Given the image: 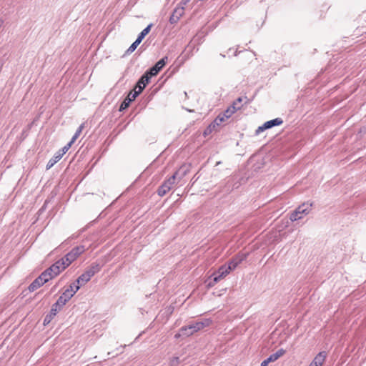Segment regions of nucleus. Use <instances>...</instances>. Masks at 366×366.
<instances>
[{
  "label": "nucleus",
  "mask_w": 366,
  "mask_h": 366,
  "mask_svg": "<svg viewBox=\"0 0 366 366\" xmlns=\"http://www.w3.org/2000/svg\"><path fill=\"white\" fill-rule=\"evenodd\" d=\"M188 172V169L182 166L170 178L166 180L158 189L157 193L159 196L163 197L165 195L175 184L177 179L180 180Z\"/></svg>",
  "instance_id": "1"
},
{
  "label": "nucleus",
  "mask_w": 366,
  "mask_h": 366,
  "mask_svg": "<svg viewBox=\"0 0 366 366\" xmlns=\"http://www.w3.org/2000/svg\"><path fill=\"white\" fill-rule=\"evenodd\" d=\"M211 320L209 319H204L195 322L191 323L187 326L182 327L179 333L175 335V337L177 338L180 336H190L194 332L199 331L210 325Z\"/></svg>",
  "instance_id": "2"
},
{
  "label": "nucleus",
  "mask_w": 366,
  "mask_h": 366,
  "mask_svg": "<svg viewBox=\"0 0 366 366\" xmlns=\"http://www.w3.org/2000/svg\"><path fill=\"white\" fill-rule=\"evenodd\" d=\"M313 203L307 202L300 205L291 214L290 219L292 222L301 219L305 215L308 214L312 210Z\"/></svg>",
  "instance_id": "3"
},
{
  "label": "nucleus",
  "mask_w": 366,
  "mask_h": 366,
  "mask_svg": "<svg viewBox=\"0 0 366 366\" xmlns=\"http://www.w3.org/2000/svg\"><path fill=\"white\" fill-rule=\"evenodd\" d=\"M99 270V264L93 263L81 275L78 277L76 280L77 284L82 285L86 283Z\"/></svg>",
  "instance_id": "4"
},
{
  "label": "nucleus",
  "mask_w": 366,
  "mask_h": 366,
  "mask_svg": "<svg viewBox=\"0 0 366 366\" xmlns=\"http://www.w3.org/2000/svg\"><path fill=\"white\" fill-rule=\"evenodd\" d=\"M229 267L227 265L221 266L219 269L212 274L213 282H209V286H214V284L218 282L220 280L226 277L230 272Z\"/></svg>",
  "instance_id": "5"
},
{
  "label": "nucleus",
  "mask_w": 366,
  "mask_h": 366,
  "mask_svg": "<svg viewBox=\"0 0 366 366\" xmlns=\"http://www.w3.org/2000/svg\"><path fill=\"white\" fill-rule=\"evenodd\" d=\"M235 112L233 109L229 107L222 114H220L215 119L214 122L209 125V129L212 127L214 128L215 125H219L221 123L224 122L227 119H228Z\"/></svg>",
  "instance_id": "6"
},
{
  "label": "nucleus",
  "mask_w": 366,
  "mask_h": 366,
  "mask_svg": "<svg viewBox=\"0 0 366 366\" xmlns=\"http://www.w3.org/2000/svg\"><path fill=\"white\" fill-rule=\"evenodd\" d=\"M168 57L164 56L158 61L154 66H153L149 71L146 73H149V76L150 77L157 75L159 71L165 66L167 61Z\"/></svg>",
  "instance_id": "7"
},
{
  "label": "nucleus",
  "mask_w": 366,
  "mask_h": 366,
  "mask_svg": "<svg viewBox=\"0 0 366 366\" xmlns=\"http://www.w3.org/2000/svg\"><path fill=\"white\" fill-rule=\"evenodd\" d=\"M150 78L151 77L149 76V73H145L139 79L134 88L136 89L137 92H138V94H140L143 91L146 85L149 83Z\"/></svg>",
  "instance_id": "8"
},
{
  "label": "nucleus",
  "mask_w": 366,
  "mask_h": 366,
  "mask_svg": "<svg viewBox=\"0 0 366 366\" xmlns=\"http://www.w3.org/2000/svg\"><path fill=\"white\" fill-rule=\"evenodd\" d=\"M139 94L137 92L136 89H134V90L129 92L127 97L121 104L119 110L122 111L127 109L129 107L130 102L134 101Z\"/></svg>",
  "instance_id": "9"
},
{
  "label": "nucleus",
  "mask_w": 366,
  "mask_h": 366,
  "mask_svg": "<svg viewBox=\"0 0 366 366\" xmlns=\"http://www.w3.org/2000/svg\"><path fill=\"white\" fill-rule=\"evenodd\" d=\"M80 285L77 284V282H73L70 285L69 287L67 288L64 292V297L67 298L69 300L76 294V292L79 290Z\"/></svg>",
  "instance_id": "10"
},
{
  "label": "nucleus",
  "mask_w": 366,
  "mask_h": 366,
  "mask_svg": "<svg viewBox=\"0 0 366 366\" xmlns=\"http://www.w3.org/2000/svg\"><path fill=\"white\" fill-rule=\"evenodd\" d=\"M85 251V247L83 245L77 246L74 247L71 252H69L66 255L73 262L84 252Z\"/></svg>",
  "instance_id": "11"
},
{
  "label": "nucleus",
  "mask_w": 366,
  "mask_h": 366,
  "mask_svg": "<svg viewBox=\"0 0 366 366\" xmlns=\"http://www.w3.org/2000/svg\"><path fill=\"white\" fill-rule=\"evenodd\" d=\"M246 257L247 255L244 254L238 255L229 261L227 267H229L232 271L243 260H244Z\"/></svg>",
  "instance_id": "12"
},
{
  "label": "nucleus",
  "mask_w": 366,
  "mask_h": 366,
  "mask_svg": "<svg viewBox=\"0 0 366 366\" xmlns=\"http://www.w3.org/2000/svg\"><path fill=\"white\" fill-rule=\"evenodd\" d=\"M60 311L59 309H57L54 305L51 306V309L50 310V312L46 315L44 320V325H48L53 318L56 315L58 312Z\"/></svg>",
  "instance_id": "13"
},
{
  "label": "nucleus",
  "mask_w": 366,
  "mask_h": 366,
  "mask_svg": "<svg viewBox=\"0 0 366 366\" xmlns=\"http://www.w3.org/2000/svg\"><path fill=\"white\" fill-rule=\"evenodd\" d=\"M325 358L326 353L325 352H321L317 355L311 363L315 366H322L325 360Z\"/></svg>",
  "instance_id": "14"
},
{
  "label": "nucleus",
  "mask_w": 366,
  "mask_h": 366,
  "mask_svg": "<svg viewBox=\"0 0 366 366\" xmlns=\"http://www.w3.org/2000/svg\"><path fill=\"white\" fill-rule=\"evenodd\" d=\"M44 284L42 279L39 276L36 279H35L31 285L29 286V290L30 292H34L38 288H39L41 285Z\"/></svg>",
  "instance_id": "15"
},
{
  "label": "nucleus",
  "mask_w": 366,
  "mask_h": 366,
  "mask_svg": "<svg viewBox=\"0 0 366 366\" xmlns=\"http://www.w3.org/2000/svg\"><path fill=\"white\" fill-rule=\"evenodd\" d=\"M283 123V121L281 118H275L274 119L267 121L264 122V127L267 129H270L275 126H280Z\"/></svg>",
  "instance_id": "16"
},
{
  "label": "nucleus",
  "mask_w": 366,
  "mask_h": 366,
  "mask_svg": "<svg viewBox=\"0 0 366 366\" xmlns=\"http://www.w3.org/2000/svg\"><path fill=\"white\" fill-rule=\"evenodd\" d=\"M62 156L60 154V152H56L54 157L48 162L46 169H49L51 168L57 162L61 159Z\"/></svg>",
  "instance_id": "17"
},
{
  "label": "nucleus",
  "mask_w": 366,
  "mask_h": 366,
  "mask_svg": "<svg viewBox=\"0 0 366 366\" xmlns=\"http://www.w3.org/2000/svg\"><path fill=\"white\" fill-rule=\"evenodd\" d=\"M68 301L69 300L66 297H64V295H62L59 297L57 301L53 304V305L61 310Z\"/></svg>",
  "instance_id": "18"
},
{
  "label": "nucleus",
  "mask_w": 366,
  "mask_h": 366,
  "mask_svg": "<svg viewBox=\"0 0 366 366\" xmlns=\"http://www.w3.org/2000/svg\"><path fill=\"white\" fill-rule=\"evenodd\" d=\"M39 277L42 279L44 283L54 277L48 269L43 272Z\"/></svg>",
  "instance_id": "19"
},
{
  "label": "nucleus",
  "mask_w": 366,
  "mask_h": 366,
  "mask_svg": "<svg viewBox=\"0 0 366 366\" xmlns=\"http://www.w3.org/2000/svg\"><path fill=\"white\" fill-rule=\"evenodd\" d=\"M243 99L242 97L237 98L230 106L232 109H234V112H237V110L240 109L242 107V102Z\"/></svg>",
  "instance_id": "20"
},
{
  "label": "nucleus",
  "mask_w": 366,
  "mask_h": 366,
  "mask_svg": "<svg viewBox=\"0 0 366 366\" xmlns=\"http://www.w3.org/2000/svg\"><path fill=\"white\" fill-rule=\"evenodd\" d=\"M84 127V124H81L79 127V128L76 131L75 134L72 137L71 139L70 140V142L71 144H74L75 142V141L77 139V138L80 136L81 133L82 132V130H83Z\"/></svg>",
  "instance_id": "21"
},
{
  "label": "nucleus",
  "mask_w": 366,
  "mask_h": 366,
  "mask_svg": "<svg viewBox=\"0 0 366 366\" xmlns=\"http://www.w3.org/2000/svg\"><path fill=\"white\" fill-rule=\"evenodd\" d=\"M152 24L148 25L145 29H144L141 33L139 34L137 39L142 41L145 36L150 31L151 27Z\"/></svg>",
  "instance_id": "22"
},
{
  "label": "nucleus",
  "mask_w": 366,
  "mask_h": 366,
  "mask_svg": "<svg viewBox=\"0 0 366 366\" xmlns=\"http://www.w3.org/2000/svg\"><path fill=\"white\" fill-rule=\"evenodd\" d=\"M48 269L54 277L57 276L62 271L60 267H58L57 264H53Z\"/></svg>",
  "instance_id": "23"
},
{
  "label": "nucleus",
  "mask_w": 366,
  "mask_h": 366,
  "mask_svg": "<svg viewBox=\"0 0 366 366\" xmlns=\"http://www.w3.org/2000/svg\"><path fill=\"white\" fill-rule=\"evenodd\" d=\"M184 9L183 6H178L174 9L173 14H174L175 17L179 19V18L184 14Z\"/></svg>",
  "instance_id": "24"
},
{
  "label": "nucleus",
  "mask_w": 366,
  "mask_h": 366,
  "mask_svg": "<svg viewBox=\"0 0 366 366\" xmlns=\"http://www.w3.org/2000/svg\"><path fill=\"white\" fill-rule=\"evenodd\" d=\"M60 260L61 262V264L65 266V269L67 267H69L71 262H73V261L71 259H70V258H69L66 254L63 258H61Z\"/></svg>",
  "instance_id": "25"
},
{
  "label": "nucleus",
  "mask_w": 366,
  "mask_h": 366,
  "mask_svg": "<svg viewBox=\"0 0 366 366\" xmlns=\"http://www.w3.org/2000/svg\"><path fill=\"white\" fill-rule=\"evenodd\" d=\"M140 43H141V41L138 39H137L135 40V41L133 42L132 44V45L129 47V49H127V53L133 52Z\"/></svg>",
  "instance_id": "26"
},
{
  "label": "nucleus",
  "mask_w": 366,
  "mask_h": 366,
  "mask_svg": "<svg viewBox=\"0 0 366 366\" xmlns=\"http://www.w3.org/2000/svg\"><path fill=\"white\" fill-rule=\"evenodd\" d=\"M276 361L272 355H269L266 360L262 362L260 366H267L269 362Z\"/></svg>",
  "instance_id": "27"
},
{
  "label": "nucleus",
  "mask_w": 366,
  "mask_h": 366,
  "mask_svg": "<svg viewBox=\"0 0 366 366\" xmlns=\"http://www.w3.org/2000/svg\"><path fill=\"white\" fill-rule=\"evenodd\" d=\"M72 144H71L69 142L66 145H65L61 149L59 150L58 152H60V154L63 157V155L66 153V152L69 149Z\"/></svg>",
  "instance_id": "28"
},
{
  "label": "nucleus",
  "mask_w": 366,
  "mask_h": 366,
  "mask_svg": "<svg viewBox=\"0 0 366 366\" xmlns=\"http://www.w3.org/2000/svg\"><path fill=\"white\" fill-rule=\"evenodd\" d=\"M180 363V359L179 357H174L169 362L170 366H177Z\"/></svg>",
  "instance_id": "29"
},
{
  "label": "nucleus",
  "mask_w": 366,
  "mask_h": 366,
  "mask_svg": "<svg viewBox=\"0 0 366 366\" xmlns=\"http://www.w3.org/2000/svg\"><path fill=\"white\" fill-rule=\"evenodd\" d=\"M285 354V350L283 349H280L277 350L275 353L272 354L275 360L279 359L281 356H282Z\"/></svg>",
  "instance_id": "30"
},
{
  "label": "nucleus",
  "mask_w": 366,
  "mask_h": 366,
  "mask_svg": "<svg viewBox=\"0 0 366 366\" xmlns=\"http://www.w3.org/2000/svg\"><path fill=\"white\" fill-rule=\"evenodd\" d=\"M266 129H267V128H266V127H264V123L262 126L259 127L257 129V130H256V132H255V134H260L262 132H263V131H264V130H266Z\"/></svg>",
  "instance_id": "31"
},
{
  "label": "nucleus",
  "mask_w": 366,
  "mask_h": 366,
  "mask_svg": "<svg viewBox=\"0 0 366 366\" xmlns=\"http://www.w3.org/2000/svg\"><path fill=\"white\" fill-rule=\"evenodd\" d=\"M178 20H179V19L175 17L174 14H172V15L170 16V19H169V21L171 24L176 23Z\"/></svg>",
  "instance_id": "32"
},
{
  "label": "nucleus",
  "mask_w": 366,
  "mask_h": 366,
  "mask_svg": "<svg viewBox=\"0 0 366 366\" xmlns=\"http://www.w3.org/2000/svg\"><path fill=\"white\" fill-rule=\"evenodd\" d=\"M55 264H57L58 267H60V269L63 271L64 269H65V266H64L63 264H61V260H58L56 261L55 263Z\"/></svg>",
  "instance_id": "33"
}]
</instances>
